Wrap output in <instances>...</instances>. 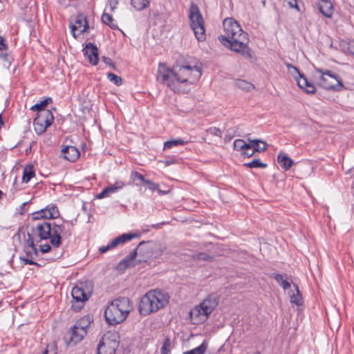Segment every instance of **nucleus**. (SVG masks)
Wrapping results in <instances>:
<instances>
[{"mask_svg":"<svg viewBox=\"0 0 354 354\" xmlns=\"http://www.w3.org/2000/svg\"><path fill=\"white\" fill-rule=\"evenodd\" d=\"M59 212L55 205H48L45 208L32 214V221H39L31 227V232L39 242L49 239L54 248H59L62 241L71 236L73 223L68 221H47L56 218Z\"/></svg>","mask_w":354,"mask_h":354,"instance_id":"f257e3e1","label":"nucleus"},{"mask_svg":"<svg viewBox=\"0 0 354 354\" xmlns=\"http://www.w3.org/2000/svg\"><path fill=\"white\" fill-rule=\"evenodd\" d=\"M201 75V68L197 66L183 65L170 68L166 64L160 63L157 80L174 93H185V84L195 83L200 79Z\"/></svg>","mask_w":354,"mask_h":354,"instance_id":"f03ea898","label":"nucleus"},{"mask_svg":"<svg viewBox=\"0 0 354 354\" xmlns=\"http://www.w3.org/2000/svg\"><path fill=\"white\" fill-rule=\"evenodd\" d=\"M223 26L225 34L218 37L221 43L243 56L250 57L248 34L243 32L238 22L232 18H226Z\"/></svg>","mask_w":354,"mask_h":354,"instance_id":"7ed1b4c3","label":"nucleus"},{"mask_svg":"<svg viewBox=\"0 0 354 354\" xmlns=\"http://www.w3.org/2000/svg\"><path fill=\"white\" fill-rule=\"evenodd\" d=\"M132 310L133 304L129 298L118 297L109 304L104 317L109 324L114 326L124 322Z\"/></svg>","mask_w":354,"mask_h":354,"instance_id":"20e7f679","label":"nucleus"},{"mask_svg":"<svg viewBox=\"0 0 354 354\" xmlns=\"http://www.w3.org/2000/svg\"><path fill=\"white\" fill-rule=\"evenodd\" d=\"M218 300L216 295L211 294L192 308L189 313L191 323L195 325L204 323L218 306Z\"/></svg>","mask_w":354,"mask_h":354,"instance_id":"39448f33","label":"nucleus"},{"mask_svg":"<svg viewBox=\"0 0 354 354\" xmlns=\"http://www.w3.org/2000/svg\"><path fill=\"white\" fill-rule=\"evenodd\" d=\"M315 72L319 74L318 84L326 90L339 91L344 85L341 77L329 70L315 68Z\"/></svg>","mask_w":354,"mask_h":354,"instance_id":"423d86ee","label":"nucleus"},{"mask_svg":"<svg viewBox=\"0 0 354 354\" xmlns=\"http://www.w3.org/2000/svg\"><path fill=\"white\" fill-rule=\"evenodd\" d=\"M189 18L190 26L194 32L196 38L200 41L205 40V22L198 7L196 5H192L189 10Z\"/></svg>","mask_w":354,"mask_h":354,"instance_id":"0eeeda50","label":"nucleus"},{"mask_svg":"<svg viewBox=\"0 0 354 354\" xmlns=\"http://www.w3.org/2000/svg\"><path fill=\"white\" fill-rule=\"evenodd\" d=\"M54 122V116L51 111H42L37 113L33 122L34 130L37 135L43 134Z\"/></svg>","mask_w":354,"mask_h":354,"instance_id":"6e6552de","label":"nucleus"},{"mask_svg":"<svg viewBox=\"0 0 354 354\" xmlns=\"http://www.w3.org/2000/svg\"><path fill=\"white\" fill-rule=\"evenodd\" d=\"M71 296L73 298L71 307L77 312L84 307L85 302L89 299L90 292H86L82 285L75 286L72 288Z\"/></svg>","mask_w":354,"mask_h":354,"instance_id":"1a4fd4ad","label":"nucleus"},{"mask_svg":"<svg viewBox=\"0 0 354 354\" xmlns=\"http://www.w3.org/2000/svg\"><path fill=\"white\" fill-rule=\"evenodd\" d=\"M70 28L74 38L87 32L89 27L86 17L82 14L77 15L73 22L71 23Z\"/></svg>","mask_w":354,"mask_h":354,"instance_id":"9d476101","label":"nucleus"},{"mask_svg":"<svg viewBox=\"0 0 354 354\" xmlns=\"http://www.w3.org/2000/svg\"><path fill=\"white\" fill-rule=\"evenodd\" d=\"M149 297H151V295L149 291L140 299L139 303V312L143 316L158 311L156 306H153V302Z\"/></svg>","mask_w":354,"mask_h":354,"instance_id":"9b49d317","label":"nucleus"},{"mask_svg":"<svg viewBox=\"0 0 354 354\" xmlns=\"http://www.w3.org/2000/svg\"><path fill=\"white\" fill-rule=\"evenodd\" d=\"M151 295V299L153 302V306L156 305L158 310L164 308L169 301V296L158 290H152L149 291Z\"/></svg>","mask_w":354,"mask_h":354,"instance_id":"f8f14e48","label":"nucleus"},{"mask_svg":"<svg viewBox=\"0 0 354 354\" xmlns=\"http://www.w3.org/2000/svg\"><path fill=\"white\" fill-rule=\"evenodd\" d=\"M84 55L88 61L93 66L97 64L99 61L98 49L92 43H88L83 49Z\"/></svg>","mask_w":354,"mask_h":354,"instance_id":"ddd939ff","label":"nucleus"},{"mask_svg":"<svg viewBox=\"0 0 354 354\" xmlns=\"http://www.w3.org/2000/svg\"><path fill=\"white\" fill-rule=\"evenodd\" d=\"M86 334L87 330L81 328L79 329L78 326L74 325L67 334L70 339L69 343L76 344L77 343L81 342Z\"/></svg>","mask_w":354,"mask_h":354,"instance_id":"4468645a","label":"nucleus"},{"mask_svg":"<svg viewBox=\"0 0 354 354\" xmlns=\"http://www.w3.org/2000/svg\"><path fill=\"white\" fill-rule=\"evenodd\" d=\"M64 158L70 162L75 161L80 156L78 149L73 146H66L62 149Z\"/></svg>","mask_w":354,"mask_h":354,"instance_id":"2eb2a0df","label":"nucleus"},{"mask_svg":"<svg viewBox=\"0 0 354 354\" xmlns=\"http://www.w3.org/2000/svg\"><path fill=\"white\" fill-rule=\"evenodd\" d=\"M137 247L134 249L129 255L125 257L122 260L120 261L118 263V268L120 269H126L129 267L134 266V260L137 256Z\"/></svg>","mask_w":354,"mask_h":354,"instance_id":"dca6fc26","label":"nucleus"},{"mask_svg":"<svg viewBox=\"0 0 354 354\" xmlns=\"http://www.w3.org/2000/svg\"><path fill=\"white\" fill-rule=\"evenodd\" d=\"M295 79L297 82L298 86L305 90L307 93H315L316 91L315 86L311 84L308 80L304 76V75H300V78H297L295 77Z\"/></svg>","mask_w":354,"mask_h":354,"instance_id":"f3484780","label":"nucleus"},{"mask_svg":"<svg viewBox=\"0 0 354 354\" xmlns=\"http://www.w3.org/2000/svg\"><path fill=\"white\" fill-rule=\"evenodd\" d=\"M318 8L320 12L326 17L331 18L333 16L334 7L330 0L318 3Z\"/></svg>","mask_w":354,"mask_h":354,"instance_id":"a211bd4d","label":"nucleus"},{"mask_svg":"<svg viewBox=\"0 0 354 354\" xmlns=\"http://www.w3.org/2000/svg\"><path fill=\"white\" fill-rule=\"evenodd\" d=\"M277 160L281 167L285 171L289 170L294 164V161L288 156V154L283 152H280L278 154Z\"/></svg>","mask_w":354,"mask_h":354,"instance_id":"6ab92c4d","label":"nucleus"},{"mask_svg":"<svg viewBox=\"0 0 354 354\" xmlns=\"http://www.w3.org/2000/svg\"><path fill=\"white\" fill-rule=\"evenodd\" d=\"M139 235L138 234H133V233H129V234H123L115 239L112 240V245H116V247L120 244H123L130 240H131L133 238L138 237Z\"/></svg>","mask_w":354,"mask_h":354,"instance_id":"aec40b11","label":"nucleus"},{"mask_svg":"<svg viewBox=\"0 0 354 354\" xmlns=\"http://www.w3.org/2000/svg\"><path fill=\"white\" fill-rule=\"evenodd\" d=\"M250 144L251 145L253 151H264L268 148V145L266 142L260 140H251L248 139Z\"/></svg>","mask_w":354,"mask_h":354,"instance_id":"412c9836","label":"nucleus"},{"mask_svg":"<svg viewBox=\"0 0 354 354\" xmlns=\"http://www.w3.org/2000/svg\"><path fill=\"white\" fill-rule=\"evenodd\" d=\"M53 100L51 97H48L42 101H41L39 103L35 104L33 105L30 110L33 111H37V113H39L42 111H49L48 109H46V106L52 103Z\"/></svg>","mask_w":354,"mask_h":354,"instance_id":"4be33fe9","label":"nucleus"},{"mask_svg":"<svg viewBox=\"0 0 354 354\" xmlns=\"http://www.w3.org/2000/svg\"><path fill=\"white\" fill-rule=\"evenodd\" d=\"M34 176L33 166L32 165H26L23 171L22 181L24 183H28Z\"/></svg>","mask_w":354,"mask_h":354,"instance_id":"5701e85b","label":"nucleus"},{"mask_svg":"<svg viewBox=\"0 0 354 354\" xmlns=\"http://www.w3.org/2000/svg\"><path fill=\"white\" fill-rule=\"evenodd\" d=\"M130 178L136 186L145 184L147 180L142 174L136 171H133L131 173Z\"/></svg>","mask_w":354,"mask_h":354,"instance_id":"b1692460","label":"nucleus"},{"mask_svg":"<svg viewBox=\"0 0 354 354\" xmlns=\"http://www.w3.org/2000/svg\"><path fill=\"white\" fill-rule=\"evenodd\" d=\"M132 6L138 11H141L148 7L149 0H131Z\"/></svg>","mask_w":354,"mask_h":354,"instance_id":"393cba45","label":"nucleus"},{"mask_svg":"<svg viewBox=\"0 0 354 354\" xmlns=\"http://www.w3.org/2000/svg\"><path fill=\"white\" fill-rule=\"evenodd\" d=\"M235 84L237 88L248 92L254 88L253 84L243 80H237L235 82Z\"/></svg>","mask_w":354,"mask_h":354,"instance_id":"a878e982","label":"nucleus"},{"mask_svg":"<svg viewBox=\"0 0 354 354\" xmlns=\"http://www.w3.org/2000/svg\"><path fill=\"white\" fill-rule=\"evenodd\" d=\"M102 21L104 24L108 25L112 29H118V26L113 23V17L108 13H103L102 15Z\"/></svg>","mask_w":354,"mask_h":354,"instance_id":"bb28decb","label":"nucleus"},{"mask_svg":"<svg viewBox=\"0 0 354 354\" xmlns=\"http://www.w3.org/2000/svg\"><path fill=\"white\" fill-rule=\"evenodd\" d=\"M91 323V318L89 316L84 317L76 322L75 326H78L79 329H84L87 330L88 326Z\"/></svg>","mask_w":354,"mask_h":354,"instance_id":"cd10ccee","label":"nucleus"},{"mask_svg":"<svg viewBox=\"0 0 354 354\" xmlns=\"http://www.w3.org/2000/svg\"><path fill=\"white\" fill-rule=\"evenodd\" d=\"M125 183L122 180H118L114 184L109 185L107 187L110 194L115 193L124 187Z\"/></svg>","mask_w":354,"mask_h":354,"instance_id":"c85d7f7f","label":"nucleus"},{"mask_svg":"<svg viewBox=\"0 0 354 354\" xmlns=\"http://www.w3.org/2000/svg\"><path fill=\"white\" fill-rule=\"evenodd\" d=\"M234 149L236 151H243L245 149H249L250 148V144H247L245 142V141L242 139H236L234 142Z\"/></svg>","mask_w":354,"mask_h":354,"instance_id":"c756f323","label":"nucleus"},{"mask_svg":"<svg viewBox=\"0 0 354 354\" xmlns=\"http://www.w3.org/2000/svg\"><path fill=\"white\" fill-rule=\"evenodd\" d=\"M186 142L180 138L168 140L164 144V149L172 148L174 146L184 145Z\"/></svg>","mask_w":354,"mask_h":354,"instance_id":"7c9ffc66","label":"nucleus"},{"mask_svg":"<svg viewBox=\"0 0 354 354\" xmlns=\"http://www.w3.org/2000/svg\"><path fill=\"white\" fill-rule=\"evenodd\" d=\"M297 291V294H292L290 296V301L292 304H295L297 306H300L302 304V297L301 295L299 292L298 286L297 285H294Z\"/></svg>","mask_w":354,"mask_h":354,"instance_id":"2f4dec72","label":"nucleus"},{"mask_svg":"<svg viewBox=\"0 0 354 354\" xmlns=\"http://www.w3.org/2000/svg\"><path fill=\"white\" fill-rule=\"evenodd\" d=\"M244 166L249 168H266L267 164L261 162L259 159H254L250 162L245 163Z\"/></svg>","mask_w":354,"mask_h":354,"instance_id":"473e14b6","label":"nucleus"},{"mask_svg":"<svg viewBox=\"0 0 354 354\" xmlns=\"http://www.w3.org/2000/svg\"><path fill=\"white\" fill-rule=\"evenodd\" d=\"M28 238L25 241L24 246V247H32L35 245V242L37 243H39L37 239H36V236L32 234V232H28L27 233Z\"/></svg>","mask_w":354,"mask_h":354,"instance_id":"72a5a7b5","label":"nucleus"},{"mask_svg":"<svg viewBox=\"0 0 354 354\" xmlns=\"http://www.w3.org/2000/svg\"><path fill=\"white\" fill-rule=\"evenodd\" d=\"M207 350V345L203 342L198 347L185 352L183 354H203Z\"/></svg>","mask_w":354,"mask_h":354,"instance_id":"f704fd0d","label":"nucleus"},{"mask_svg":"<svg viewBox=\"0 0 354 354\" xmlns=\"http://www.w3.org/2000/svg\"><path fill=\"white\" fill-rule=\"evenodd\" d=\"M24 251L26 253V256L30 259H35L37 256V250L35 246L24 247Z\"/></svg>","mask_w":354,"mask_h":354,"instance_id":"c9c22d12","label":"nucleus"},{"mask_svg":"<svg viewBox=\"0 0 354 354\" xmlns=\"http://www.w3.org/2000/svg\"><path fill=\"white\" fill-rule=\"evenodd\" d=\"M107 78L110 82L114 83L116 86H120L122 84V79L114 73H109L107 74Z\"/></svg>","mask_w":354,"mask_h":354,"instance_id":"e433bc0d","label":"nucleus"},{"mask_svg":"<svg viewBox=\"0 0 354 354\" xmlns=\"http://www.w3.org/2000/svg\"><path fill=\"white\" fill-rule=\"evenodd\" d=\"M0 58L7 64L8 66H10L13 62L12 57L7 53H1Z\"/></svg>","mask_w":354,"mask_h":354,"instance_id":"4c0bfd02","label":"nucleus"},{"mask_svg":"<svg viewBox=\"0 0 354 354\" xmlns=\"http://www.w3.org/2000/svg\"><path fill=\"white\" fill-rule=\"evenodd\" d=\"M208 134L217 136L218 138L222 137V131L216 127H209L206 130Z\"/></svg>","mask_w":354,"mask_h":354,"instance_id":"58836bf2","label":"nucleus"},{"mask_svg":"<svg viewBox=\"0 0 354 354\" xmlns=\"http://www.w3.org/2000/svg\"><path fill=\"white\" fill-rule=\"evenodd\" d=\"M171 346V342L170 339L169 337H167L162 344V346L161 347L160 352L167 353H169L170 351L169 348Z\"/></svg>","mask_w":354,"mask_h":354,"instance_id":"ea45409f","label":"nucleus"},{"mask_svg":"<svg viewBox=\"0 0 354 354\" xmlns=\"http://www.w3.org/2000/svg\"><path fill=\"white\" fill-rule=\"evenodd\" d=\"M285 64L290 73H291L292 74H297L299 75V78H300V75L302 74L299 72V69L296 66L292 65L290 63H286Z\"/></svg>","mask_w":354,"mask_h":354,"instance_id":"a19ab883","label":"nucleus"},{"mask_svg":"<svg viewBox=\"0 0 354 354\" xmlns=\"http://www.w3.org/2000/svg\"><path fill=\"white\" fill-rule=\"evenodd\" d=\"M145 184L147 185L148 188L153 192L158 190L159 185L156 183L147 180Z\"/></svg>","mask_w":354,"mask_h":354,"instance_id":"79ce46f5","label":"nucleus"},{"mask_svg":"<svg viewBox=\"0 0 354 354\" xmlns=\"http://www.w3.org/2000/svg\"><path fill=\"white\" fill-rule=\"evenodd\" d=\"M105 348V344L103 342H100L97 346V354H114L115 350L111 349L109 351V353H104V349Z\"/></svg>","mask_w":354,"mask_h":354,"instance_id":"37998d69","label":"nucleus"},{"mask_svg":"<svg viewBox=\"0 0 354 354\" xmlns=\"http://www.w3.org/2000/svg\"><path fill=\"white\" fill-rule=\"evenodd\" d=\"M115 247H116V245H112V241H111L107 245L100 247L99 248V251L101 253H105V252H108L109 250L115 248Z\"/></svg>","mask_w":354,"mask_h":354,"instance_id":"c03bdc74","label":"nucleus"},{"mask_svg":"<svg viewBox=\"0 0 354 354\" xmlns=\"http://www.w3.org/2000/svg\"><path fill=\"white\" fill-rule=\"evenodd\" d=\"M115 247H116V245H112V241H111L107 245L100 247L99 248V251L101 253H105V252H108L109 250L115 248Z\"/></svg>","mask_w":354,"mask_h":354,"instance_id":"a18cd8bd","label":"nucleus"},{"mask_svg":"<svg viewBox=\"0 0 354 354\" xmlns=\"http://www.w3.org/2000/svg\"><path fill=\"white\" fill-rule=\"evenodd\" d=\"M115 247H116V245H112V241H111L107 245L100 247L99 248V251L101 253H105V252H108L109 250L115 248Z\"/></svg>","mask_w":354,"mask_h":354,"instance_id":"49530a36","label":"nucleus"},{"mask_svg":"<svg viewBox=\"0 0 354 354\" xmlns=\"http://www.w3.org/2000/svg\"><path fill=\"white\" fill-rule=\"evenodd\" d=\"M20 259H21V261H22L24 262V264H25V265H26V264L37 265V263L34 261V259H30V257H28L26 256V257H20Z\"/></svg>","mask_w":354,"mask_h":354,"instance_id":"de8ad7c7","label":"nucleus"},{"mask_svg":"<svg viewBox=\"0 0 354 354\" xmlns=\"http://www.w3.org/2000/svg\"><path fill=\"white\" fill-rule=\"evenodd\" d=\"M196 258L198 260H203V261H208L210 259H212V257L209 255H208L207 253H204V252L197 254L196 255Z\"/></svg>","mask_w":354,"mask_h":354,"instance_id":"09e8293b","label":"nucleus"},{"mask_svg":"<svg viewBox=\"0 0 354 354\" xmlns=\"http://www.w3.org/2000/svg\"><path fill=\"white\" fill-rule=\"evenodd\" d=\"M51 250V246L48 243L39 245V250L42 253H46Z\"/></svg>","mask_w":354,"mask_h":354,"instance_id":"8fccbe9b","label":"nucleus"},{"mask_svg":"<svg viewBox=\"0 0 354 354\" xmlns=\"http://www.w3.org/2000/svg\"><path fill=\"white\" fill-rule=\"evenodd\" d=\"M110 194L107 187L103 189V190L97 195V198L99 199L109 196Z\"/></svg>","mask_w":354,"mask_h":354,"instance_id":"3c124183","label":"nucleus"},{"mask_svg":"<svg viewBox=\"0 0 354 354\" xmlns=\"http://www.w3.org/2000/svg\"><path fill=\"white\" fill-rule=\"evenodd\" d=\"M271 277L273 278L279 284L283 281V277L281 274L273 273L271 274Z\"/></svg>","mask_w":354,"mask_h":354,"instance_id":"603ef678","label":"nucleus"},{"mask_svg":"<svg viewBox=\"0 0 354 354\" xmlns=\"http://www.w3.org/2000/svg\"><path fill=\"white\" fill-rule=\"evenodd\" d=\"M243 154L247 156L248 158L251 157L254 153V151H253V149L250 144V148L249 149H245L243 151Z\"/></svg>","mask_w":354,"mask_h":354,"instance_id":"864d4df0","label":"nucleus"},{"mask_svg":"<svg viewBox=\"0 0 354 354\" xmlns=\"http://www.w3.org/2000/svg\"><path fill=\"white\" fill-rule=\"evenodd\" d=\"M167 249L166 245H160L158 249L156 251L155 257L160 256Z\"/></svg>","mask_w":354,"mask_h":354,"instance_id":"5fc2aeb1","label":"nucleus"},{"mask_svg":"<svg viewBox=\"0 0 354 354\" xmlns=\"http://www.w3.org/2000/svg\"><path fill=\"white\" fill-rule=\"evenodd\" d=\"M102 59H103V62L105 63V64L111 66L112 68H115V65L113 63L111 58L106 57H103Z\"/></svg>","mask_w":354,"mask_h":354,"instance_id":"6e6d98bb","label":"nucleus"},{"mask_svg":"<svg viewBox=\"0 0 354 354\" xmlns=\"http://www.w3.org/2000/svg\"><path fill=\"white\" fill-rule=\"evenodd\" d=\"M8 48V44L6 43L3 37L0 36V50H6Z\"/></svg>","mask_w":354,"mask_h":354,"instance_id":"4d7b16f0","label":"nucleus"},{"mask_svg":"<svg viewBox=\"0 0 354 354\" xmlns=\"http://www.w3.org/2000/svg\"><path fill=\"white\" fill-rule=\"evenodd\" d=\"M118 5V0H109V6L111 11H114Z\"/></svg>","mask_w":354,"mask_h":354,"instance_id":"13d9d810","label":"nucleus"},{"mask_svg":"<svg viewBox=\"0 0 354 354\" xmlns=\"http://www.w3.org/2000/svg\"><path fill=\"white\" fill-rule=\"evenodd\" d=\"M283 290H287L290 287V283L288 282L287 280H283L282 282L279 284Z\"/></svg>","mask_w":354,"mask_h":354,"instance_id":"bf43d9fd","label":"nucleus"},{"mask_svg":"<svg viewBox=\"0 0 354 354\" xmlns=\"http://www.w3.org/2000/svg\"><path fill=\"white\" fill-rule=\"evenodd\" d=\"M348 50L351 54L354 55V41H351L348 44Z\"/></svg>","mask_w":354,"mask_h":354,"instance_id":"052dcab7","label":"nucleus"},{"mask_svg":"<svg viewBox=\"0 0 354 354\" xmlns=\"http://www.w3.org/2000/svg\"><path fill=\"white\" fill-rule=\"evenodd\" d=\"M288 5L290 6V8H294L299 10L297 0H292L288 1Z\"/></svg>","mask_w":354,"mask_h":354,"instance_id":"680f3d73","label":"nucleus"},{"mask_svg":"<svg viewBox=\"0 0 354 354\" xmlns=\"http://www.w3.org/2000/svg\"><path fill=\"white\" fill-rule=\"evenodd\" d=\"M232 138H233V136H231V135H230V133H227V135H225V136L224 138L225 142H230Z\"/></svg>","mask_w":354,"mask_h":354,"instance_id":"e2e57ef3","label":"nucleus"},{"mask_svg":"<svg viewBox=\"0 0 354 354\" xmlns=\"http://www.w3.org/2000/svg\"><path fill=\"white\" fill-rule=\"evenodd\" d=\"M157 191H158L159 195H165L168 192L167 191H162V190L160 189L159 188H158V190H157Z\"/></svg>","mask_w":354,"mask_h":354,"instance_id":"0e129e2a","label":"nucleus"},{"mask_svg":"<svg viewBox=\"0 0 354 354\" xmlns=\"http://www.w3.org/2000/svg\"><path fill=\"white\" fill-rule=\"evenodd\" d=\"M165 165H166L167 166H169V165H170L173 164V163H174V161H173V160H167L165 162Z\"/></svg>","mask_w":354,"mask_h":354,"instance_id":"69168bd1","label":"nucleus"},{"mask_svg":"<svg viewBox=\"0 0 354 354\" xmlns=\"http://www.w3.org/2000/svg\"><path fill=\"white\" fill-rule=\"evenodd\" d=\"M47 348H48V346ZM47 353H48V348H46V349L44 351V353H43V354H47Z\"/></svg>","mask_w":354,"mask_h":354,"instance_id":"338daca9","label":"nucleus"},{"mask_svg":"<svg viewBox=\"0 0 354 354\" xmlns=\"http://www.w3.org/2000/svg\"><path fill=\"white\" fill-rule=\"evenodd\" d=\"M160 354H169L167 353L160 352Z\"/></svg>","mask_w":354,"mask_h":354,"instance_id":"774afa93","label":"nucleus"}]
</instances>
